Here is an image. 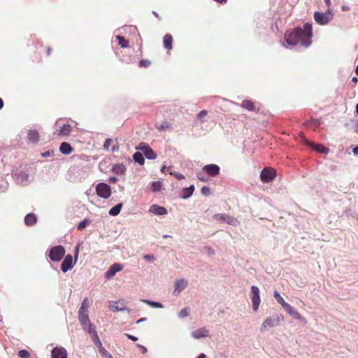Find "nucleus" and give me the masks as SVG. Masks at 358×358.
Masks as SVG:
<instances>
[{
    "instance_id": "obj_1",
    "label": "nucleus",
    "mask_w": 358,
    "mask_h": 358,
    "mask_svg": "<svg viewBox=\"0 0 358 358\" xmlns=\"http://www.w3.org/2000/svg\"><path fill=\"white\" fill-rule=\"evenodd\" d=\"M312 37L313 28L310 23L305 24L303 28L297 27L285 34V39L290 45L300 43L304 47H308L312 43Z\"/></svg>"
},
{
    "instance_id": "obj_7",
    "label": "nucleus",
    "mask_w": 358,
    "mask_h": 358,
    "mask_svg": "<svg viewBox=\"0 0 358 358\" xmlns=\"http://www.w3.org/2000/svg\"><path fill=\"white\" fill-rule=\"evenodd\" d=\"M250 299L252 301V308H253L254 311L256 312V311H257V310L259 308V304L261 302V299H260V295H259V289L255 285H252L251 287Z\"/></svg>"
},
{
    "instance_id": "obj_62",
    "label": "nucleus",
    "mask_w": 358,
    "mask_h": 358,
    "mask_svg": "<svg viewBox=\"0 0 358 358\" xmlns=\"http://www.w3.org/2000/svg\"><path fill=\"white\" fill-rule=\"evenodd\" d=\"M145 320V318H141V319H140V320H138L137 321V323H139V322H143V320Z\"/></svg>"
},
{
    "instance_id": "obj_22",
    "label": "nucleus",
    "mask_w": 358,
    "mask_h": 358,
    "mask_svg": "<svg viewBox=\"0 0 358 358\" xmlns=\"http://www.w3.org/2000/svg\"><path fill=\"white\" fill-rule=\"evenodd\" d=\"M173 41V36L170 34H166L163 38V45L164 48L168 50H171Z\"/></svg>"
},
{
    "instance_id": "obj_21",
    "label": "nucleus",
    "mask_w": 358,
    "mask_h": 358,
    "mask_svg": "<svg viewBox=\"0 0 358 358\" xmlns=\"http://www.w3.org/2000/svg\"><path fill=\"white\" fill-rule=\"evenodd\" d=\"M150 211L155 215H164L167 214V210L164 207L157 205H152L150 206Z\"/></svg>"
},
{
    "instance_id": "obj_60",
    "label": "nucleus",
    "mask_w": 358,
    "mask_h": 358,
    "mask_svg": "<svg viewBox=\"0 0 358 358\" xmlns=\"http://www.w3.org/2000/svg\"><path fill=\"white\" fill-rule=\"evenodd\" d=\"M352 82H354L355 83H357L358 79H357L356 77H354V78H352Z\"/></svg>"
},
{
    "instance_id": "obj_52",
    "label": "nucleus",
    "mask_w": 358,
    "mask_h": 358,
    "mask_svg": "<svg viewBox=\"0 0 358 358\" xmlns=\"http://www.w3.org/2000/svg\"><path fill=\"white\" fill-rule=\"evenodd\" d=\"M52 154H53V151H52V150H51V151L48 150V151H47V152H44V153H43V154H42V156H43V157H49V156H50Z\"/></svg>"
},
{
    "instance_id": "obj_45",
    "label": "nucleus",
    "mask_w": 358,
    "mask_h": 358,
    "mask_svg": "<svg viewBox=\"0 0 358 358\" xmlns=\"http://www.w3.org/2000/svg\"><path fill=\"white\" fill-rule=\"evenodd\" d=\"M112 143L113 140L111 138H107L103 144L104 149H108Z\"/></svg>"
},
{
    "instance_id": "obj_24",
    "label": "nucleus",
    "mask_w": 358,
    "mask_h": 358,
    "mask_svg": "<svg viewBox=\"0 0 358 358\" xmlns=\"http://www.w3.org/2000/svg\"><path fill=\"white\" fill-rule=\"evenodd\" d=\"M194 191V186L191 185L189 187L183 188L181 192L180 197L183 199H186L190 197Z\"/></svg>"
},
{
    "instance_id": "obj_54",
    "label": "nucleus",
    "mask_w": 358,
    "mask_h": 358,
    "mask_svg": "<svg viewBox=\"0 0 358 358\" xmlns=\"http://www.w3.org/2000/svg\"><path fill=\"white\" fill-rule=\"evenodd\" d=\"M117 181V178L115 176L110 177L109 178V182L112 183H116Z\"/></svg>"
},
{
    "instance_id": "obj_46",
    "label": "nucleus",
    "mask_w": 358,
    "mask_h": 358,
    "mask_svg": "<svg viewBox=\"0 0 358 358\" xmlns=\"http://www.w3.org/2000/svg\"><path fill=\"white\" fill-rule=\"evenodd\" d=\"M207 114L208 112L205 110H203L198 114V117L201 120L203 117H205L207 115Z\"/></svg>"
},
{
    "instance_id": "obj_40",
    "label": "nucleus",
    "mask_w": 358,
    "mask_h": 358,
    "mask_svg": "<svg viewBox=\"0 0 358 358\" xmlns=\"http://www.w3.org/2000/svg\"><path fill=\"white\" fill-rule=\"evenodd\" d=\"M189 308H184L183 309H182L180 313H179V317L180 318H184V317H186L189 315Z\"/></svg>"
},
{
    "instance_id": "obj_44",
    "label": "nucleus",
    "mask_w": 358,
    "mask_h": 358,
    "mask_svg": "<svg viewBox=\"0 0 358 358\" xmlns=\"http://www.w3.org/2000/svg\"><path fill=\"white\" fill-rule=\"evenodd\" d=\"M40 49L45 50L46 55L50 56L51 54L52 49L50 47L45 48L43 45H40Z\"/></svg>"
},
{
    "instance_id": "obj_32",
    "label": "nucleus",
    "mask_w": 358,
    "mask_h": 358,
    "mask_svg": "<svg viewBox=\"0 0 358 358\" xmlns=\"http://www.w3.org/2000/svg\"><path fill=\"white\" fill-rule=\"evenodd\" d=\"M122 208V203H118L115 206L113 207L109 210V215L113 216L117 215Z\"/></svg>"
},
{
    "instance_id": "obj_61",
    "label": "nucleus",
    "mask_w": 358,
    "mask_h": 358,
    "mask_svg": "<svg viewBox=\"0 0 358 358\" xmlns=\"http://www.w3.org/2000/svg\"><path fill=\"white\" fill-rule=\"evenodd\" d=\"M153 14L155 15V17H157V18L160 19L158 13H157L155 11H153Z\"/></svg>"
},
{
    "instance_id": "obj_30",
    "label": "nucleus",
    "mask_w": 358,
    "mask_h": 358,
    "mask_svg": "<svg viewBox=\"0 0 358 358\" xmlns=\"http://www.w3.org/2000/svg\"><path fill=\"white\" fill-rule=\"evenodd\" d=\"M112 170L115 173L122 175L125 172L126 168L122 164H116L113 166Z\"/></svg>"
},
{
    "instance_id": "obj_31",
    "label": "nucleus",
    "mask_w": 358,
    "mask_h": 358,
    "mask_svg": "<svg viewBox=\"0 0 358 358\" xmlns=\"http://www.w3.org/2000/svg\"><path fill=\"white\" fill-rule=\"evenodd\" d=\"M133 159L136 162L143 165L145 162L143 155L141 152H136L133 155Z\"/></svg>"
},
{
    "instance_id": "obj_50",
    "label": "nucleus",
    "mask_w": 358,
    "mask_h": 358,
    "mask_svg": "<svg viewBox=\"0 0 358 358\" xmlns=\"http://www.w3.org/2000/svg\"><path fill=\"white\" fill-rule=\"evenodd\" d=\"M144 259L148 261H152L155 259V257L150 255H146L144 256Z\"/></svg>"
},
{
    "instance_id": "obj_11",
    "label": "nucleus",
    "mask_w": 358,
    "mask_h": 358,
    "mask_svg": "<svg viewBox=\"0 0 358 358\" xmlns=\"http://www.w3.org/2000/svg\"><path fill=\"white\" fill-rule=\"evenodd\" d=\"M202 170L208 176L214 177L220 173V169L217 164H211L204 166Z\"/></svg>"
},
{
    "instance_id": "obj_53",
    "label": "nucleus",
    "mask_w": 358,
    "mask_h": 358,
    "mask_svg": "<svg viewBox=\"0 0 358 358\" xmlns=\"http://www.w3.org/2000/svg\"><path fill=\"white\" fill-rule=\"evenodd\" d=\"M128 338L131 339L133 341H136L138 340V338L134 336H131L130 334H126Z\"/></svg>"
},
{
    "instance_id": "obj_20",
    "label": "nucleus",
    "mask_w": 358,
    "mask_h": 358,
    "mask_svg": "<svg viewBox=\"0 0 358 358\" xmlns=\"http://www.w3.org/2000/svg\"><path fill=\"white\" fill-rule=\"evenodd\" d=\"M306 142L311 148L317 152L327 153L329 152V149L322 145L310 143L307 140H306Z\"/></svg>"
},
{
    "instance_id": "obj_64",
    "label": "nucleus",
    "mask_w": 358,
    "mask_h": 358,
    "mask_svg": "<svg viewBox=\"0 0 358 358\" xmlns=\"http://www.w3.org/2000/svg\"><path fill=\"white\" fill-rule=\"evenodd\" d=\"M356 112H357V113L358 114V103H357V106H356Z\"/></svg>"
},
{
    "instance_id": "obj_33",
    "label": "nucleus",
    "mask_w": 358,
    "mask_h": 358,
    "mask_svg": "<svg viewBox=\"0 0 358 358\" xmlns=\"http://www.w3.org/2000/svg\"><path fill=\"white\" fill-rule=\"evenodd\" d=\"M116 39L118 41V44L123 48L129 47V41L125 39L123 36L120 35L116 36Z\"/></svg>"
},
{
    "instance_id": "obj_2",
    "label": "nucleus",
    "mask_w": 358,
    "mask_h": 358,
    "mask_svg": "<svg viewBox=\"0 0 358 358\" xmlns=\"http://www.w3.org/2000/svg\"><path fill=\"white\" fill-rule=\"evenodd\" d=\"M78 319L83 329L90 335L95 345H101V341L95 329V326L90 322L88 313L78 314Z\"/></svg>"
},
{
    "instance_id": "obj_18",
    "label": "nucleus",
    "mask_w": 358,
    "mask_h": 358,
    "mask_svg": "<svg viewBox=\"0 0 358 358\" xmlns=\"http://www.w3.org/2000/svg\"><path fill=\"white\" fill-rule=\"evenodd\" d=\"M72 131V127L69 124H64L57 129V134L59 136H67Z\"/></svg>"
},
{
    "instance_id": "obj_16",
    "label": "nucleus",
    "mask_w": 358,
    "mask_h": 358,
    "mask_svg": "<svg viewBox=\"0 0 358 358\" xmlns=\"http://www.w3.org/2000/svg\"><path fill=\"white\" fill-rule=\"evenodd\" d=\"M285 310L292 317H293L296 320H301L302 319L301 315L299 312H297L290 304L287 303L283 307Z\"/></svg>"
},
{
    "instance_id": "obj_12",
    "label": "nucleus",
    "mask_w": 358,
    "mask_h": 358,
    "mask_svg": "<svg viewBox=\"0 0 358 358\" xmlns=\"http://www.w3.org/2000/svg\"><path fill=\"white\" fill-rule=\"evenodd\" d=\"M140 149L143 151V155L149 159H155L157 157L156 153L152 149L145 143H141Z\"/></svg>"
},
{
    "instance_id": "obj_10",
    "label": "nucleus",
    "mask_w": 358,
    "mask_h": 358,
    "mask_svg": "<svg viewBox=\"0 0 358 358\" xmlns=\"http://www.w3.org/2000/svg\"><path fill=\"white\" fill-rule=\"evenodd\" d=\"M213 218L217 221L225 222L228 223L229 224H231L233 226H237L239 223V222L238 221L237 219H236L233 217H231L228 215L222 214V213L215 214L213 216Z\"/></svg>"
},
{
    "instance_id": "obj_43",
    "label": "nucleus",
    "mask_w": 358,
    "mask_h": 358,
    "mask_svg": "<svg viewBox=\"0 0 358 358\" xmlns=\"http://www.w3.org/2000/svg\"><path fill=\"white\" fill-rule=\"evenodd\" d=\"M170 174L173 175L175 178H176L178 180L185 179V176L182 174L180 173L170 172Z\"/></svg>"
},
{
    "instance_id": "obj_34",
    "label": "nucleus",
    "mask_w": 358,
    "mask_h": 358,
    "mask_svg": "<svg viewBox=\"0 0 358 358\" xmlns=\"http://www.w3.org/2000/svg\"><path fill=\"white\" fill-rule=\"evenodd\" d=\"M96 345H99L97 344ZM99 352L101 353L103 358H113V356L103 348L101 344L99 345Z\"/></svg>"
},
{
    "instance_id": "obj_55",
    "label": "nucleus",
    "mask_w": 358,
    "mask_h": 358,
    "mask_svg": "<svg viewBox=\"0 0 358 358\" xmlns=\"http://www.w3.org/2000/svg\"><path fill=\"white\" fill-rule=\"evenodd\" d=\"M353 152H354L355 155H358V146L355 147L353 149Z\"/></svg>"
},
{
    "instance_id": "obj_19",
    "label": "nucleus",
    "mask_w": 358,
    "mask_h": 358,
    "mask_svg": "<svg viewBox=\"0 0 358 358\" xmlns=\"http://www.w3.org/2000/svg\"><path fill=\"white\" fill-rule=\"evenodd\" d=\"M241 106L248 110L258 112L259 108L256 107V105L254 102L250 100H244L242 101Z\"/></svg>"
},
{
    "instance_id": "obj_51",
    "label": "nucleus",
    "mask_w": 358,
    "mask_h": 358,
    "mask_svg": "<svg viewBox=\"0 0 358 358\" xmlns=\"http://www.w3.org/2000/svg\"><path fill=\"white\" fill-rule=\"evenodd\" d=\"M137 346L141 349V352L143 354H145L147 352V348L140 344H138Z\"/></svg>"
},
{
    "instance_id": "obj_17",
    "label": "nucleus",
    "mask_w": 358,
    "mask_h": 358,
    "mask_svg": "<svg viewBox=\"0 0 358 358\" xmlns=\"http://www.w3.org/2000/svg\"><path fill=\"white\" fill-rule=\"evenodd\" d=\"M52 358H67L66 350L64 348H55L52 350Z\"/></svg>"
},
{
    "instance_id": "obj_48",
    "label": "nucleus",
    "mask_w": 358,
    "mask_h": 358,
    "mask_svg": "<svg viewBox=\"0 0 358 358\" xmlns=\"http://www.w3.org/2000/svg\"><path fill=\"white\" fill-rule=\"evenodd\" d=\"M197 178H199V180L202 182L208 181V178H206L205 176H203L201 173H197Z\"/></svg>"
},
{
    "instance_id": "obj_49",
    "label": "nucleus",
    "mask_w": 358,
    "mask_h": 358,
    "mask_svg": "<svg viewBox=\"0 0 358 358\" xmlns=\"http://www.w3.org/2000/svg\"><path fill=\"white\" fill-rule=\"evenodd\" d=\"M88 313V308L80 306L78 314Z\"/></svg>"
},
{
    "instance_id": "obj_3",
    "label": "nucleus",
    "mask_w": 358,
    "mask_h": 358,
    "mask_svg": "<svg viewBox=\"0 0 358 358\" xmlns=\"http://www.w3.org/2000/svg\"><path fill=\"white\" fill-rule=\"evenodd\" d=\"M284 317L281 314H275L271 316L267 317L262 322L260 331L264 332L271 328L278 326Z\"/></svg>"
},
{
    "instance_id": "obj_13",
    "label": "nucleus",
    "mask_w": 358,
    "mask_h": 358,
    "mask_svg": "<svg viewBox=\"0 0 358 358\" xmlns=\"http://www.w3.org/2000/svg\"><path fill=\"white\" fill-rule=\"evenodd\" d=\"M109 308L113 312L124 310L126 308L125 303L123 301H110Z\"/></svg>"
},
{
    "instance_id": "obj_63",
    "label": "nucleus",
    "mask_w": 358,
    "mask_h": 358,
    "mask_svg": "<svg viewBox=\"0 0 358 358\" xmlns=\"http://www.w3.org/2000/svg\"><path fill=\"white\" fill-rule=\"evenodd\" d=\"M355 73L358 76V65L356 67Z\"/></svg>"
},
{
    "instance_id": "obj_9",
    "label": "nucleus",
    "mask_w": 358,
    "mask_h": 358,
    "mask_svg": "<svg viewBox=\"0 0 358 358\" xmlns=\"http://www.w3.org/2000/svg\"><path fill=\"white\" fill-rule=\"evenodd\" d=\"M275 177V169L267 167L264 168L261 173L260 178L263 182H269L274 179Z\"/></svg>"
},
{
    "instance_id": "obj_35",
    "label": "nucleus",
    "mask_w": 358,
    "mask_h": 358,
    "mask_svg": "<svg viewBox=\"0 0 358 358\" xmlns=\"http://www.w3.org/2000/svg\"><path fill=\"white\" fill-rule=\"evenodd\" d=\"M273 296L275 300L282 306V307L287 304V302H285L284 299L280 296V294L278 292H274Z\"/></svg>"
},
{
    "instance_id": "obj_42",
    "label": "nucleus",
    "mask_w": 358,
    "mask_h": 358,
    "mask_svg": "<svg viewBox=\"0 0 358 358\" xmlns=\"http://www.w3.org/2000/svg\"><path fill=\"white\" fill-rule=\"evenodd\" d=\"M201 194L205 195V196L210 195V188L208 187H206V186L203 187L201 188Z\"/></svg>"
},
{
    "instance_id": "obj_4",
    "label": "nucleus",
    "mask_w": 358,
    "mask_h": 358,
    "mask_svg": "<svg viewBox=\"0 0 358 358\" xmlns=\"http://www.w3.org/2000/svg\"><path fill=\"white\" fill-rule=\"evenodd\" d=\"M334 17V13L332 10L329 8L324 13L315 11L314 13L315 21L320 25L327 24Z\"/></svg>"
},
{
    "instance_id": "obj_47",
    "label": "nucleus",
    "mask_w": 358,
    "mask_h": 358,
    "mask_svg": "<svg viewBox=\"0 0 358 358\" xmlns=\"http://www.w3.org/2000/svg\"><path fill=\"white\" fill-rule=\"evenodd\" d=\"M89 306H90L89 300H88V299H87V298H85V299L83 300V303H82V304H81V306H82V307H84V308H89Z\"/></svg>"
},
{
    "instance_id": "obj_8",
    "label": "nucleus",
    "mask_w": 358,
    "mask_h": 358,
    "mask_svg": "<svg viewBox=\"0 0 358 358\" xmlns=\"http://www.w3.org/2000/svg\"><path fill=\"white\" fill-rule=\"evenodd\" d=\"M96 192L99 196L108 199L111 194L110 187L103 182L99 183L96 187Z\"/></svg>"
},
{
    "instance_id": "obj_27",
    "label": "nucleus",
    "mask_w": 358,
    "mask_h": 358,
    "mask_svg": "<svg viewBox=\"0 0 358 358\" xmlns=\"http://www.w3.org/2000/svg\"><path fill=\"white\" fill-rule=\"evenodd\" d=\"M194 338H200L208 336V331L205 328H200L194 331L192 334Z\"/></svg>"
},
{
    "instance_id": "obj_41",
    "label": "nucleus",
    "mask_w": 358,
    "mask_h": 358,
    "mask_svg": "<svg viewBox=\"0 0 358 358\" xmlns=\"http://www.w3.org/2000/svg\"><path fill=\"white\" fill-rule=\"evenodd\" d=\"M151 64V62L148 59H141L139 62V66L147 68Z\"/></svg>"
},
{
    "instance_id": "obj_58",
    "label": "nucleus",
    "mask_w": 358,
    "mask_h": 358,
    "mask_svg": "<svg viewBox=\"0 0 358 358\" xmlns=\"http://www.w3.org/2000/svg\"><path fill=\"white\" fill-rule=\"evenodd\" d=\"M324 1L326 2L327 5L329 7L331 5V0H324Z\"/></svg>"
},
{
    "instance_id": "obj_26",
    "label": "nucleus",
    "mask_w": 358,
    "mask_h": 358,
    "mask_svg": "<svg viewBox=\"0 0 358 358\" xmlns=\"http://www.w3.org/2000/svg\"><path fill=\"white\" fill-rule=\"evenodd\" d=\"M187 285V281L185 279L178 280L175 282V292L178 291L180 292L183 290Z\"/></svg>"
},
{
    "instance_id": "obj_14",
    "label": "nucleus",
    "mask_w": 358,
    "mask_h": 358,
    "mask_svg": "<svg viewBox=\"0 0 358 358\" xmlns=\"http://www.w3.org/2000/svg\"><path fill=\"white\" fill-rule=\"evenodd\" d=\"M123 268V266L120 264H113L109 269L106 273V276L108 278H110L113 277L117 272H119L122 271Z\"/></svg>"
},
{
    "instance_id": "obj_37",
    "label": "nucleus",
    "mask_w": 358,
    "mask_h": 358,
    "mask_svg": "<svg viewBox=\"0 0 358 358\" xmlns=\"http://www.w3.org/2000/svg\"><path fill=\"white\" fill-rule=\"evenodd\" d=\"M142 301L147 304L150 305L151 306H152L154 308H163L162 304L159 302H153V301H150L149 300H145V299L142 300Z\"/></svg>"
},
{
    "instance_id": "obj_5",
    "label": "nucleus",
    "mask_w": 358,
    "mask_h": 358,
    "mask_svg": "<svg viewBox=\"0 0 358 358\" xmlns=\"http://www.w3.org/2000/svg\"><path fill=\"white\" fill-rule=\"evenodd\" d=\"M79 254V246L77 245L75 248V259L73 261V257L71 255H67L65 256L64 259L63 260L61 269L64 273H66L69 270L71 269L78 260V257Z\"/></svg>"
},
{
    "instance_id": "obj_6",
    "label": "nucleus",
    "mask_w": 358,
    "mask_h": 358,
    "mask_svg": "<svg viewBox=\"0 0 358 358\" xmlns=\"http://www.w3.org/2000/svg\"><path fill=\"white\" fill-rule=\"evenodd\" d=\"M66 250L62 245L52 247L49 250L48 257L52 262H59L64 257Z\"/></svg>"
},
{
    "instance_id": "obj_59",
    "label": "nucleus",
    "mask_w": 358,
    "mask_h": 358,
    "mask_svg": "<svg viewBox=\"0 0 358 358\" xmlns=\"http://www.w3.org/2000/svg\"><path fill=\"white\" fill-rule=\"evenodd\" d=\"M206 355L203 353H201L197 358H205Z\"/></svg>"
},
{
    "instance_id": "obj_25",
    "label": "nucleus",
    "mask_w": 358,
    "mask_h": 358,
    "mask_svg": "<svg viewBox=\"0 0 358 358\" xmlns=\"http://www.w3.org/2000/svg\"><path fill=\"white\" fill-rule=\"evenodd\" d=\"M59 151L64 155H69L73 152V148L66 142H63L59 146Z\"/></svg>"
},
{
    "instance_id": "obj_29",
    "label": "nucleus",
    "mask_w": 358,
    "mask_h": 358,
    "mask_svg": "<svg viewBox=\"0 0 358 358\" xmlns=\"http://www.w3.org/2000/svg\"><path fill=\"white\" fill-rule=\"evenodd\" d=\"M156 129L159 131H163L171 128V124L168 121H163L160 124H155Z\"/></svg>"
},
{
    "instance_id": "obj_38",
    "label": "nucleus",
    "mask_w": 358,
    "mask_h": 358,
    "mask_svg": "<svg viewBox=\"0 0 358 358\" xmlns=\"http://www.w3.org/2000/svg\"><path fill=\"white\" fill-rule=\"evenodd\" d=\"M90 223V220L87 219L83 220L82 222H80L78 225V229L81 231L84 229L87 225H88Z\"/></svg>"
},
{
    "instance_id": "obj_39",
    "label": "nucleus",
    "mask_w": 358,
    "mask_h": 358,
    "mask_svg": "<svg viewBox=\"0 0 358 358\" xmlns=\"http://www.w3.org/2000/svg\"><path fill=\"white\" fill-rule=\"evenodd\" d=\"M18 356L20 358H29L30 353L26 350H20L18 352Z\"/></svg>"
},
{
    "instance_id": "obj_28",
    "label": "nucleus",
    "mask_w": 358,
    "mask_h": 358,
    "mask_svg": "<svg viewBox=\"0 0 358 358\" xmlns=\"http://www.w3.org/2000/svg\"><path fill=\"white\" fill-rule=\"evenodd\" d=\"M37 222L36 216L34 213H29L24 217V222L27 226H32Z\"/></svg>"
},
{
    "instance_id": "obj_23",
    "label": "nucleus",
    "mask_w": 358,
    "mask_h": 358,
    "mask_svg": "<svg viewBox=\"0 0 358 358\" xmlns=\"http://www.w3.org/2000/svg\"><path fill=\"white\" fill-rule=\"evenodd\" d=\"M27 139L32 143H37L39 140V134L36 130H30L27 134Z\"/></svg>"
},
{
    "instance_id": "obj_15",
    "label": "nucleus",
    "mask_w": 358,
    "mask_h": 358,
    "mask_svg": "<svg viewBox=\"0 0 358 358\" xmlns=\"http://www.w3.org/2000/svg\"><path fill=\"white\" fill-rule=\"evenodd\" d=\"M285 310L292 317H293L296 320H301L302 319L301 315L299 312H297L290 304L287 303L283 307Z\"/></svg>"
},
{
    "instance_id": "obj_56",
    "label": "nucleus",
    "mask_w": 358,
    "mask_h": 358,
    "mask_svg": "<svg viewBox=\"0 0 358 358\" xmlns=\"http://www.w3.org/2000/svg\"><path fill=\"white\" fill-rule=\"evenodd\" d=\"M215 1L220 3H225L227 2V0H215Z\"/></svg>"
},
{
    "instance_id": "obj_57",
    "label": "nucleus",
    "mask_w": 358,
    "mask_h": 358,
    "mask_svg": "<svg viewBox=\"0 0 358 358\" xmlns=\"http://www.w3.org/2000/svg\"><path fill=\"white\" fill-rule=\"evenodd\" d=\"M3 106V100L0 98V109H1Z\"/></svg>"
},
{
    "instance_id": "obj_36",
    "label": "nucleus",
    "mask_w": 358,
    "mask_h": 358,
    "mask_svg": "<svg viewBox=\"0 0 358 358\" xmlns=\"http://www.w3.org/2000/svg\"><path fill=\"white\" fill-rule=\"evenodd\" d=\"M162 183L160 181H155L151 183V188L153 192H159L162 189Z\"/></svg>"
}]
</instances>
